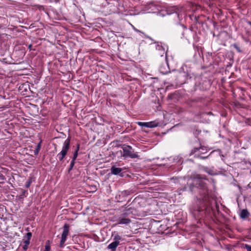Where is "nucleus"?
Returning a JSON list of instances; mask_svg holds the SVG:
<instances>
[{"label":"nucleus","mask_w":251,"mask_h":251,"mask_svg":"<svg viewBox=\"0 0 251 251\" xmlns=\"http://www.w3.org/2000/svg\"><path fill=\"white\" fill-rule=\"evenodd\" d=\"M244 249H246L247 251H251V246L248 244H245L244 246Z\"/></svg>","instance_id":"nucleus-19"},{"label":"nucleus","mask_w":251,"mask_h":251,"mask_svg":"<svg viewBox=\"0 0 251 251\" xmlns=\"http://www.w3.org/2000/svg\"><path fill=\"white\" fill-rule=\"evenodd\" d=\"M138 125L141 126H145V127H146L147 126V122H138Z\"/></svg>","instance_id":"nucleus-20"},{"label":"nucleus","mask_w":251,"mask_h":251,"mask_svg":"<svg viewBox=\"0 0 251 251\" xmlns=\"http://www.w3.org/2000/svg\"><path fill=\"white\" fill-rule=\"evenodd\" d=\"M75 161L72 160L71 163H70V167L68 169V173H70V171L73 169V168L75 165Z\"/></svg>","instance_id":"nucleus-16"},{"label":"nucleus","mask_w":251,"mask_h":251,"mask_svg":"<svg viewBox=\"0 0 251 251\" xmlns=\"http://www.w3.org/2000/svg\"><path fill=\"white\" fill-rule=\"evenodd\" d=\"M40 144H39L37 146L36 151H35V153H38V151H39V150H40Z\"/></svg>","instance_id":"nucleus-25"},{"label":"nucleus","mask_w":251,"mask_h":251,"mask_svg":"<svg viewBox=\"0 0 251 251\" xmlns=\"http://www.w3.org/2000/svg\"><path fill=\"white\" fill-rule=\"evenodd\" d=\"M233 47L236 49V50L238 51V52H241V50H240V48H239V47L236 45V44H234L233 45Z\"/></svg>","instance_id":"nucleus-23"},{"label":"nucleus","mask_w":251,"mask_h":251,"mask_svg":"<svg viewBox=\"0 0 251 251\" xmlns=\"http://www.w3.org/2000/svg\"><path fill=\"white\" fill-rule=\"evenodd\" d=\"M5 178L4 176L2 174H0V182H3L5 180Z\"/></svg>","instance_id":"nucleus-22"},{"label":"nucleus","mask_w":251,"mask_h":251,"mask_svg":"<svg viewBox=\"0 0 251 251\" xmlns=\"http://www.w3.org/2000/svg\"><path fill=\"white\" fill-rule=\"evenodd\" d=\"M133 208L130 207L123 211L121 216L126 217L133 213Z\"/></svg>","instance_id":"nucleus-11"},{"label":"nucleus","mask_w":251,"mask_h":251,"mask_svg":"<svg viewBox=\"0 0 251 251\" xmlns=\"http://www.w3.org/2000/svg\"><path fill=\"white\" fill-rule=\"evenodd\" d=\"M250 215L249 211L247 209H243L240 214V216L242 219H246Z\"/></svg>","instance_id":"nucleus-12"},{"label":"nucleus","mask_w":251,"mask_h":251,"mask_svg":"<svg viewBox=\"0 0 251 251\" xmlns=\"http://www.w3.org/2000/svg\"><path fill=\"white\" fill-rule=\"evenodd\" d=\"M201 99H194V100H191L192 101H196V102H198V101H199Z\"/></svg>","instance_id":"nucleus-29"},{"label":"nucleus","mask_w":251,"mask_h":251,"mask_svg":"<svg viewBox=\"0 0 251 251\" xmlns=\"http://www.w3.org/2000/svg\"><path fill=\"white\" fill-rule=\"evenodd\" d=\"M63 231L61 235V239L59 244V247L63 248L64 244L66 241L67 236L69 234L70 225L68 224H65L63 226Z\"/></svg>","instance_id":"nucleus-6"},{"label":"nucleus","mask_w":251,"mask_h":251,"mask_svg":"<svg viewBox=\"0 0 251 251\" xmlns=\"http://www.w3.org/2000/svg\"><path fill=\"white\" fill-rule=\"evenodd\" d=\"M70 147V137H68L64 142L62 151L58 153L57 157L60 161H63L67 155V152Z\"/></svg>","instance_id":"nucleus-3"},{"label":"nucleus","mask_w":251,"mask_h":251,"mask_svg":"<svg viewBox=\"0 0 251 251\" xmlns=\"http://www.w3.org/2000/svg\"><path fill=\"white\" fill-rule=\"evenodd\" d=\"M123 151V156L124 157H129L131 158H135L138 157L137 154L134 153V151H132V148L130 146H124L122 148Z\"/></svg>","instance_id":"nucleus-4"},{"label":"nucleus","mask_w":251,"mask_h":251,"mask_svg":"<svg viewBox=\"0 0 251 251\" xmlns=\"http://www.w3.org/2000/svg\"><path fill=\"white\" fill-rule=\"evenodd\" d=\"M32 183V178H29L28 181L26 182L25 187L29 188Z\"/></svg>","instance_id":"nucleus-18"},{"label":"nucleus","mask_w":251,"mask_h":251,"mask_svg":"<svg viewBox=\"0 0 251 251\" xmlns=\"http://www.w3.org/2000/svg\"><path fill=\"white\" fill-rule=\"evenodd\" d=\"M28 246L27 245H24V246L23 247V250L24 251H26L28 248Z\"/></svg>","instance_id":"nucleus-28"},{"label":"nucleus","mask_w":251,"mask_h":251,"mask_svg":"<svg viewBox=\"0 0 251 251\" xmlns=\"http://www.w3.org/2000/svg\"><path fill=\"white\" fill-rule=\"evenodd\" d=\"M195 251H198L196 250Z\"/></svg>","instance_id":"nucleus-33"},{"label":"nucleus","mask_w":251,"mask_h":251,"mask_svg":"<svg viewBox=\"0 0 251 251\" xmlns=\"http://www.w3.org/2000/svg\"><path fill=\"white\" fill-rule=\"evenodd\" d=\"M127 205V203H126V204H125L124 207H125L126 208V206H128V205Z\"/></svg>","instance_id":"nucleus-32"},{"label":"nucleus","mask_w":251,"mask_h":251,"mask_svg":"<svg viewBox=\"0 0 251 251\" xmlns=\"http://www.w3.org/2000/svg\"><path fill=\"white\" fill-rule=\"evenodd\" d=\"M247 23L248 25L251 26V21H248Z\"/></svg>","instance_id":"nucleus-31"},{"label":"nucleus","mask_w":251,"mask_h":251,"mask_svg":"<svg viewBox=\"0 0 251 251\" xmlns=\"http://www.w3.org/2000/svg\"><path fill=\"white\" fill-rule=\"evenodd\" d=\"M79 144H77L76 148L75 149V152L74 153L73 157L72 158L73 160L75 161L76 160V159L77 157V155H78V151H79Z\"/></svg>","instance_id":"nucleus-14"},{"label":"nucleus","mask_w":251,"mask_h":251,"mask_svg":"<svg viewBox=\"0 0 251 251\" xmlns=\"http://www.w3.org/2000/svg\"><path fill=\"white\" fill-rule=\"evenodd\" d=\"M28 49H29L30 50H32V45L31 44H30L28 45Z\"/></svg>","instance_id":"nucleus-30"},{"label":"nucleus","mask_w":251,"mask_h":251,"mask_svg":"<svg viewBox=\"0 0 251 251\" xmlns=\"http://www.w3.org/2000/svg\"><path fill=\"white\" fill-rule=\"evenodd\" d=\"M133 193L134 191H133L132 190H126L121 192L119 195L118 196H116V198L118 200H121L122 198L127 197L128 196L130 195L131 194H133Z\"/></svg>","instance_id":"nucleus-8"},{"label":"nucleus","mask_w":251,"mask_h":251,"mask_svg":"<svg viewBox=\"0 0 251 251\" xmlns=\"http://www.w3.org/2000/svg\"><path fill=\"white\" fill-rule=\"evenodd\" d=\"M208 157V155H207V156H205V155H201L200 156V157H199V158H200L201 159H206V158H207Z\"/></svg>","instance_id":"nucleus-27"},{"label":"nucleus","mask_w":251,"mask_h":251,"mask_svg":"<svg viewBox=\"0 0 251 251\" xmlns=\"http://www.w3.org/2000/svg\"><path fill=\"white\" fill-rule=\"evenodd\" d=\"M24 244L25 245H26L27 246L29 245V243H30V240H25L24 241Z\"/></svg>","instance_id":"nucleus-26"},{"label":"nucleus","mask_w":251,"mask_h":251,"mask_svg":"<svg viewBox=\"0 0 251 251\" xmlns=\"http://www.w3.org/2000/svg\"><path fill=\"white\" fill-rule=\"evenodd\" d=\"M158 123L154 121L147 122V127L153 128L157 126Z\"/></svg>","instance_id":"nucleus-13"},{"label":"nucleus","mask_w":251,"mask_h":251,"mask_svg":"<svg viewBox=\"0 0 251 251\" xmlns=\"http://www.w3.org/2000/svg\"><path fill=\"white\" fill-rule=\"evenodd\" d=\"M32 236V234L31 232H27L26 234V240H30L31 239V237Z\"/></svg>","instance_id":"nucleus-21"},{"label":"nucleus","mask_w":251,"mask_h":251,"mask_svg":"<svg viewBox=\"0 0 251 251\" xmlns=\"http://www.w3.org/2000/svg\"><path fill=\"white\" fill-rule=\"evenodd\" d=\"M190 178L195 183L196 187L202 191L201 198L204 206L202 207H199L198 210L199 212L206 210L208 208V189L207 184L203 181L206 179L205 176L200 174H193L191 176Z\"/></svg>","instance_id":"nucleus-1"},{"label":"nucleus","mask_w":251,"mask_h":251,"mask_svg":"<svg viewBox=\"0 0 251 251\" xmlns=\"http://www.w3.org/2000/svg\"><path fill=\"white\" fill-rule=\"evenodd\" d=\"M180 9L176 6H174L172 7V9L171 10V12L172 13H176V14L177 15V17L179 16V13Z\"/></svg>","instance_id":"nucleus-15"},{"label":"nucleus","mask_w":251,"mask_h":251,"mask_svg":"<svg viewBox=\"0 0 251 251\" xmlns=\"http://www.w3.org/2000/svg\"><path fill=\"white\" fill-rule=\"evenodd\" d=\"M50 251V246L49 245H47L46 243L45 246V250L44 251Z\"/></svg>","instance_id":"nucleus-24"},{"label":"nucleus","mask_w":251,"mask_h":251,"mask_svg":"<svg viewBox=\"0 0 251 251\" xmlns=\"http://www.w3.org/2000/svg\"><path fill=\"white\" fill-rule=\"evenodd\" d=\"M112 237L113 238V242L109 244L107 248L111 251H115L120 241H123L124 239L115 231L112 233Z\"/></svg>","instance_id":"nucleus-2"},{"label":"nucleus","mask_w":251,"mask_h":251,"mask_svg":"<svg viewBox=\"0 0 251 251\" xmlns=\"http://www.w3.org/2000/svg\"><path fill=\"white\" fill-rule=\"evenodd\" d=\"M192 183H191L189 185V190L191 192H193L194 190V187H196L195 183H194L193 180Z\"/></svg>","instance_id":"nucleus-17"},{"label":"nucleus","mask_w":251,"mask_h":251,"mask_svg":"<svg viewBox=\"0 0 251 251\" xmlns=\"http://www.w3.org/2000/svg\"><path fill=\"white\" fill-rule=\"evenodd\" d=\"M119 217L117 220V222L119 224H128L131 222L130 219L126 218L125 217Z\"/></svg>","instance_id":"nucleus-9"},{"label":"nucleus","mask_w":251,"mask_h":251,"mask_svg":"<svg viewBox=\"0 0 251 251\" xmlns=\"http://www.w3.org/2000/svg\"><path fill=\"white\" fill-rule=\"evenodd\" d=\"M153 46L156 49V51L155 52V54L157 56H161L162 58V59L165 60L166 59V55H164L165 54V51L164 48L161 45H159V44H155Z\"/></svg>","instance_id":"nucleus-7"},{"label":"nucleus","mask_w":251,"mask_h":251,"mask_svg":"<svg viewBox=\"0 0 251 251\" xmlns=\"http://www.w3.org/2000/svg\"><path fill=\"white\" fill-rule=\"evenodd\" d=\"M207 149L204 146H201L199 148H194L190 153V155H194L195 158H199L201 155L206 153Z\"/></svg>","instance_id":"nucleus-5"},{"label":"nucleus","mask_w":251,"mask_h":251,"mask_svg":"<svg viewBox=\"0 0 251 251\" xmlns=\"http://www.w3.org/2000/svg\"><path fill=\"white\" fill-rule=\"evenodd\" d=\"M111 173L114 175H117L120 174L122 171V169L121 168H117L114 166H112L111 168Z\"/></svg>","instance_id":"nucleus-10"}]
</instances>
